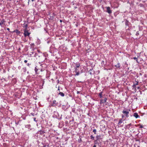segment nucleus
Here are the masks:
<instances>
[{
	"label": "nucleus",
	"instance_id": "obj_1",
	"mask_svg": "<svg viewBox=\"0 0 147 147\" xmlns=\"http://www.w3.org/2000/svg\"><path fill=\"white\" fill-rule=\"evenodd\" d=\"M130 110L128 109H124L122 111V113L125 116L126 118H128L129 117V112Z\"/></svg>",
	"mask_w": 147,
	"mask_h": 147
},
{
	"label": "nucleus",
	"instance_id": "obj_2",
	"mask_svg": "<svg viewBox=\"0 0 147 147\" xmlns=\"http://www.w3.org/2000/svg\"><path fill=\"white\" fill-rule=\"evenodd\" d=\"M24 35L25 37H26V36H29L30 34V33L28 32V30L27 29H24Z\"/></svg>",
	"mask_w": 147,
	"mask_h": 147
},
{
	"label": "nucleus",
	"instance_id": "obj_3",
	"mask_svg": "<svg viewBox=\"0 0 147 147\" xmlns=\"http://www.w3.org/2000/svg\"><path fill=\"white\" fill-rule=\"evenodd\" d=\"M57 105L56 101L55 100H53V103L51 104V106L55 107Z\"/></svg>",
	"mask_w": 147,
	"mask_h": 147
},
{
	"label": "nucleus",
	"instance_id": "obj_4",
	"mask_svg": "<svg viewBox=\"0 0 147 147\" xmlns=\"http://www.w3.org/2000/svg\"><path fill=\"white\" fill-rule=\"evenodd\" d=\"M107 12L110 14L112 12L111 10L110 9V7H107Z\"/></svg>",
	"mask_w": 147,
	"mask_h": 147
},
{
	"label": "nucleus",
	"instance_id": "obj_5",
	"mask_svg": "<svg viewBox=\"0 0 147 147\" xmlns=\"http://www.w3.org/2000/svg\"><path fill=\"white\" fill-rule=\"evenodd\" d=\"M107 100V98H105L104 100H101L100 101V102L101 103H104L106 102V100Z\"/></svg>",
	"mask_w": 147,
	"mask_h": 147
},
{
	"label": "nucleus",
	"instance_id": "obj_6",
	"mask_svg": "<svg viewBox=\"0 0 147 147\" xmlns=\"http://www.w3.org/2000/svg\"><path fill=\"white\" fill-rule=\"evenodd\" d=\"M13 32H16L17 35H19L21 33L20 31L18 30H14Z\"/></svg>",
	"mask_w": 147,
	"mask_h": 147
},
{
	"label": "nucleus",
	"instance_id": "obj_7",
	"mask_svg": "<svg viewBox=\"0 0 147 147\" xmlns=\"http://www.w3.org/2000/svg\"><path fill=\"white\" fill-rule=\"evenodd\" d=\"M123 121L122 119H120L119 120V121L118 123V125L120 127L121 126V124L123 122Z\"/></svg>",
	"mask_w": 147,
	"mask_h": 147
},
{
	"label": "nucleus",
	"instance_id": "obj_8",
	"mask_svg": "<svg viewBox=\"0 0 147 147\" xmlns=\"http://www.w3.org/2000/svg\"><path fill=\"white\" fill-rule=\"evenodd\" d=\"M133 116L136 118H138L139 117V115H138V114L137 113H134V114Z\"/></svg>",
	"mask_w": 147,
	"mask_h": 147
},
{
	"label": "nucleus",
	"instance_id": "obj_9",
	"mask_svg": "<svg viewBox=\"0 0 147 147\" xmlns=\"http://www.w3.org/2000/svg\"><path fill=\"white\" fill-rule=\"evenodd\" d=\"M5 21L3 19L1 21V22H0V25L1 26L2 24L5 25Z\"/></svg>",
	"mask_w": 147,
	"mask_h": 147
},
{
	"label": "nucleus",
	"instance_id": "obj_10",
	"mask_svg": "<svg viewBox=\"0 0 147 147\" xmlns=\"http://www.w3.org/2000/svg\"><path fill=\"white\" fill-rule=\"evenodd\" d=\"M131 125V123H130L129 124L126 125L125 126V128H129L130 127V126Z\"/></svg>",
	"mask_w": 147,
	"mask_h": 147
},
{
	"label": "nucleus",
	"instance_id": "obj_11",
	"mask_svg": "<svg viewBox=\"0 0 147 147\" xmlns=\"http://www.w3.org/2000/svg\"><path fill=\"white\" fill-rule=\"evenodd\" d=\"M27 27H28V25L27 24H24L23 27L24 28V29H27Z\"/></svg>",
	"mask_w": 147,
	"mask_h": 147
},
{
	"label": "nucleus",
	"instance_id": "obj_12",
	"mask_svg": "<svg viewBox=\"0 0 147 147\" xmlns=\"http://www.w3.org/2000/svg\"><path fill=\"white\" fill-rule=\"evenodd\" d=\"M59 94L62 96H64V94L62 92H60Z\"/></svg>",
	"mask_w": 147,
	"mask_h": 147
},
{
	"label": "nucleus",
	"instance_id": "obj_13",
	"mask_svg": "<svg viewBox=\"0 0 147 147\" xmlns=\"http://www.w3.org/2000/svg\"><path fill=\"white\" fill-rule=\"evenodd\" d=\"M102 92H101L99 93V95L100 98H101L102 97Z\"/></svg>",
	"mask_w": 147,
	"mask_h": 147
},
{
	"label": "nucleus",
	"instance_id": "obj_14",
	"mask_svg": "<svg viewBox=\"0 0 147 147\" xmlns=\"http://www.w3.org/2000/svg\"><path fill=\"white\" fill-rule=\"evenodd\" d=\"M115 66L117 67H120V64L119 63H118Z\"/></svg>",
	"mask_w": 147,
	"mask_h": 147
},
{
	"label": "nucleus",
	"instance_id": "obj_15",
	"mask_svg": "<svg viewBox=\"0 0 147 147\" xmlns=\"http://www.w3.org/2000/svg\"><path fill=\"white\" fill-rule=\"evenodd\" d=\"M100 135L97 136H96V138L97 140H98L100 138Z\"/></svg>",
	"mask_w": 147,
	"mask_h": 147
},
{
	"label": "nucleus",
	"instance_id": "obj_16",
	"mask_svg": "<svg viewBox=\"0 0 147 147\" xmlns=\"http://www.w3.org/2000/svg\"><path fill=\"white\" fill-rule=\"evenodd\" d=\"M93 132L95 134H96V130L95 129H94L93 130Z\"/></svg>",
	"mask_w": 147,
	"mask_h": 147
},
{
	"label": "nucleus",
	"instance_id": "obj_17",
	"mask_svg": "<svg viewBox=\"0 0 147 147\" xmlns=\"http://www.w3.org/2000/svg\"><path fill=\"white\" fill-rule=\"evenodd\" d=\"M133 59L136 60V61H137V63H138V61L137 58H136V57H134L133 58Z\"/></svg>",
	"mask_w": 147,
	"mask_h": 147
},
{
	"label": "nucleus",
	"instance_id": "obj_18",
	"mask_svg": "<svg viewBox=\"0 0 147 147\" xmlns=\"http://www.w3.org/2000/svg\"><path fill=\"white\" fill-rule=\"evenodd\" d=\"M76 65H77L76 67V68H78V67L80 66V64H79V63L76 64Z\"/></svg>",
	"mask_w": 147,
	"mask_h": 147
},
{
	"label": "nucleus",
	"instance_id": "obj_19",
	"mask_svg": "<svg viewBox=\"0 0 147 147\" xmlns=\"http://www.w3.org/2000/svg\"><path fill=\"white\" fill-rule=\"evenodd\" d=\"M91 139L94 140V137L92 135H91L90 136Z\"/></svg>",
	"mask_w": 147,
	"mask_h": 147
},
{
	"label": "nucleus",
	"instance_id": "obj_20",
	"mask_svg": "<svg viewBox=\"0 0 147 147\" xmlns=\"http://www.w3.org/2000/svg\"><path fill=\"white\" fill-rule=\"evenodd\" d=\"M125 117V118H126V117H125V116L124 114H122V118H123Z\"/></svg>",
	"mask_w": 147,
	"mask_h": 147
},
{
	"label": "nucleus",
	"instance_id": "obj_21",
	"mask_svg": "<svg viewBox=\"0 0 147 147\" xmlns=\"http://www.w3.org/2000/svg\"><path fill=\"white\" fill-rule=\"evenodd\" d=\"M139 127L140 128H142L143 127V125H139Z\"/></svg>",
	"mask_w": 147,
	"mask_h": 147
},
{
	"label": "nucleus",
	"instance_id": "obj_22",
	"mask_svg": "<svg viewBox=\"0 0 147 147\" xmlns=\"http://www.w3.org/2000/svg\"><path fill=\"white\" fill-rule=\"evenodd\" d=\"M132 87L134 88H136V86L134 84L133 85Z\"/></svg>",
	"mask_w": 147,
	"mask_h": 147
},
{
	"label": "nucleus",
	"instance_id": "obj_23",
	"mask_svg": "<svg viewBox=\"0 0 147 147\" xmlns=\"http://www.w3.org/2000/svg\"><path fill=\"white\" fill-rule=\"evenodd\" d=\"M134 84L136 86V85H138V82H136V83H135V84Z\"/></svg>",
	"mask_w": 147,
	"mask_h": 147
},
{
	"label": "nucleus",
	"instance_id": "obj_24",
	"mask_svg": "<svg viewBox=\"0 0 147 147\" xmlns=\"http://www.w3.org/2000/svg\"><path fill=\"white\" fill-rule=\"evenodd\" d=\"M76 76H78V75H79V72H77H77H76Z\"/></svg>",
	"mask_w": 147,
	"mask_h": 147
},
{
	"label": "nucleus",
	"instance_id": "obj_25",
	"mask_svg": "<svg viewBox=\"0 0 147 147\" xmlns=\"http://www.w3.org/2000/svg\"><path fill=\"white\" fill-rule=\"evenodd\" d=\"M128 22L127 21H126V22H125V24L126 25H128Z\"/></svg>",
	"mask_w": 147,
	"mask_h": 147
},
{
	"label": "nucleus",
	"instance_id": "obj_26",
	"mask_svg": "<svg viewBox=\"0 0 147 147\" xmlns=\"http://www.w3.org/2000/svg\"><path fill=\"white\" fill-rule=\"evenodd\" d=\"M35 71L36 72L37 71L38 69L36 67H35Z\"/></svg>",
	"mask_w": 147,
	"mask_h": 147
},
{
	"label": "nucleus",
	"instance_id": "obj_27",
	"mask_svg": "<svg viewBox=\"0 0 147 147\" xmlns=\"http://www.w3.org/2000/svg\"><path fill=\"white\" fill-rule=\"evenodd\" d=\"M24 62L25 63H26L27 62V60H25L24 61Z\"/></svg>",
	"mask_w": 147,
	"mask_h": 147
},
{
	"label": "nucleus",
	"instance_id": "obj_28",
	"mask_svg": "<svg viewBox=\"0 0 147 147\" xmlns=\"http://www.w3.org/2000/svg\"><path fill=\"white\" fill-rule=\"evenodd\" d=\"M136 35H138L139 34V33L138 32H136Z\"/></svg>",
	"mask_w": 147,
	"mask_h": 147
},
{
	"label": "nucleus",
	"instance_id": "obj_29",
	"mask_svg": "<svg viewBox=\"0 0 147 147\" xmlns=\"http://www.w3.org/2000/svg\"><path fill=\"white\" fill-rule=\"evenodd\" d=\"M75 70H76V72H77V71L78 70V69H77V68H76Z\"/></svg>",
	"mask_w": 147,
	"mask_h": 147
},
{
	"label": "nucleus",
	"instance_id": "obj_30",
	"mask_svg": "<svg viewBox=\"0 0 147 147\" xmlns=\"http://www.w3.org/2000/svg\"><path fill=\"white\" fill-rule=\"evenodd\" d=\"M36 118H34V121H36Z\"/></svg>",
	"mask_w": 147,
	"mask_h": 147
},
{
	"label": "nucleus",
	"instance_id": "obj_31",
	"mask_svg": "<svg viewBox=\"0 0 147 147\" xmlns=\"http://www.w3.org/2000/svg\"><path fill=\"white\" fill-rule=\"evenodd\" d=\"M7 29L8 31H9V28H7Z\"/></svg>",
	"mask_w": 147,
	"mask_h": 147
},
{
	"label": "nucleus",
	"instance_id": "obj_32",
	"mask_svg": "<svg viewBox=\"0 0 147 147\" xmlns=\"http://www.w3.org/2000/svg\"><path fill=\"white\" fill-rule=\"evenodd\" d=\"M93 147H96V145H94Z\"/></svg>",
	"mask_w": 147,
	"mask_h": 147
},
{
	"label": "nucleus",
	"instance_id": "obj_33",
	"mask_svg": "<svg viewBox=\"0 0 147 147\" xmlns=\"http://www.w3.org/2000/svg\"><path fill=\"white\" fill-rule=\"evenodd\" d=\"M29 1H30V0H28V4H29Z\"/></svg>",
	"mask_w": 147,
	"mask_h": 147
},
{
	"label": "nucleus",
	"instance_id": "obj_34",
	"mask_svg": "<svg viewBox=\"0 0 147 147\" xmlns=\"http://www.w3.org/2000/svg\"><path fill=\"white\" fill-rule=\"evenodd\" d=\"M44 81H43V84H42V86H43V84H44Z\"/></svg>",
	"mask_w": 147,
	"mask_h": 147
},
{
	"label": "nucleus",
	"instance_id": "obj_35",
	"mask_svg": "<svg viewBox=\"0 0 147 147\" xmlns=\"http://www.w3.org/2000/svg\"><path fill=\"white\" fill-rule=\"evenodd\" d=\"M27 65H28V66H29V65H30V64H29V63H28V64H27Z\"/></svg>",
	"mask_w": 147,
	"mask_h": 147
},
{
	"label": "nucleus",
	"instance_id": "obj_36",
	"mask_svg": "<svg viewBox=\"0 0 147 147\" xmlns=\"http://www.w3.org/2000/svg\"><path fill=\"white\" fill-rule=\"evenodd\" d=\"M35 0H32V1H35Z\"/></svg>",
	"mask_w": 147,
	"mask_h": 147
},
{
	"label": "nucleus",
	"instance_id": "obj_37",
	"mask_svg": "<svg viewBox=\"0 0 147 147\" xmlns=\"http://www.w3.org/2000/svg\"><path fill=\"white\" fill-rule=\"evenodd\" d=\"M139 88H140V87H138V89H139Z\"/></svg>",
	"mask_w": 147,
	"mask_h": 147
},
{
	"label": "nucleus",
	"instance_id": "obj_38",
	"mask_svg": "<svg viewBox=\"0 0 147 147\" xmlns=\"http://www.w3.org/2000/svg\"><path fill=\"white\" fill-rule=\"evenodd\" d=\"M58 90H59V88H58Z\"/></svg>",
	"mask_w": 147,
	"mask_h": 147
},
{
	"label": "nucleus",
	"instance_id": "obj_39",
	"mask_svg": "<svg viewBox=\"0 0 147 147\" xmlns=\"http://www.w3.org/2000/svg\"><path fill=\"white\" fill-rule=\"evenodd\" d=\"M90 74H91V72H90Z\"/></svg>",
	"mask_w": 147,
	"mask_h": 147
},
{
	"label": "nucleus",
	"instance_id": "obj_40",
	"mask_svg": "<svg viewBox=\"0 0 147 147\" xmlns=\"http://www.w3.org/2000/svg\"><path fill=\"white\" fill-rule=\"evenodd\" d=\"M90 74H91V72H90Z\"/></svg>",
	"mask_w": 147,
	"mask_h": 147
},
{
	"label": "nucleus",
	"instance_id": "obj_41",
	"mask_svg": "<svg viewBox=\"0 0 147 147\" xmlns=\"http://www.w3.org/2000/svg\"><path fill=\"white\" fill-rule=\"evenodd\" d=\"M42 131V133H43V131Z\"/></svg>",
	"mask_w": 147,
	"mask_h": 147
},
{
	"label": "nucleus",
	"instance_id": "obj_42",
	"mask_svg": "<svg viewBox=\"0 0 147 147\" xmlns=\"http://www.w3.org/2000/svg\"><path fill=\"white\" fill-rule=\"evenodd\" d=\"M60 21L61 22H62V21H61V20H60Z\"/></svg>",
	"mask_w": 147,
	"mask_h": 147
},
{
	"label": "nucleus",
	"instance_id": "obj_43",
	"mask_svg": "<svg viewBox=\"0 0 147 147\" xmlns=\"http://www.w3.org/2000/svg\"><path fill=\"white\" fill-rule=\"evenodd\" d=\"M43 147H46L45 146H44Z\"/></svg>",
	"mask_w": 147,
	"mask_h": 147
}]
</instances>
